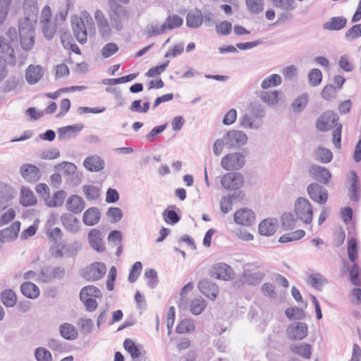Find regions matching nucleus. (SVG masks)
I'll return each mask as SVG.
<instances>
[{
	"label": "nucleus",
	"instance_id": "nucleus-27",
	"mask_svg": "<svg viewBox=\"0 0 361 361\" xmlns=\"http://www.w3.org/2000/svg\"><path fill=\"white\" fill-rule=\"evenodd\" d=\"M88 241L90 246L98 252H103L105 247L102 243L101 232L99 230L93 228L88 233Z\"/></svg>",
	"mask_w": 361,
	"mask_h": 361
},
{
	"label": "nucleus",
	"instance_id": "nucleus-45",
	"mask_svg": "<svg viewBox=\"0 0 361 361\" xmlns=\"http://www.w3.org/2000/svg\"><path fill=\"white\" fill-rule=\"evenodd\" d=\"M285 314L290 321L300 320L305 318V312L300 307H288L285 310Z\"/></svg>",
	"mask_w": 361,
	"mask_h": 361
},
{
	"label": "nucleus",
	"instance_id": "nucleus-32",
	"mask_svg": "<svg viewBox=\"0 0 361 361\" xmlns=\"http://www.w3.org/2000/svg\"><path fill=\"white\" fill-rule=\"evenodd\" d=\"M27 30L21 28L19 33L20 44L22 49L25 51L32 49L35 44V32L29 33Z\"/></svg>",
	"mask_w": 361,
	"mask_h": 361
},
{
	"label": "nucleus",
	"instance_id": "nucleus-25",
	"mask_svg": "<svg viewBox=\"0 0 361 361\" xmlns=\"http://www.w3.org/2000/svg\"><path fill=\"white\" fill-rule=\"evenodd\" d=\"M104 161L99 156H90L87 157L83 161L85 168L91 172H98L104 168Z\"/></svg>",
	"mask_w": 361,
	"mask_h": 361
},
{
	"label": "nucleus",
	"instance_id": "nucleus-10",
	"mask_svg": "<svg viewBox=\"0 0 361 361\" xmlns=\"http://www.w3.org/2000/svg\"><path fill=\"white\" fill-rule=\"evenodd\" d=\"M309 173L318 183L328 184L331 178L329 170L319 165L313 164L310 166Z\"/></svg>",
	"mask_w": 361,
	"mask_h": 361
},
{
	"label": "nucleus",
	"instance_id": "nucleus-63",
	"mask_svg": "<svg viewBox=\"0 0 361 361\" xmlns=\"http://www.w3.org/2000/svg\"><path fill=\"white\" fill-rule=\"evenodd\" d=\"M35 357L37 361H51V353L44 348L39 347L35 349Z\"/></svg>",
	"mask_w": 361,
	"mask_h": 361
},
{
	"label": "nucleus",
	"instance_id": "nucleus-48",
	"mask_svg": "<svg viewBox=\"0 0 361 361\" xmlns=\"http://www.w3.org/2000/svg\"><path fill=\"white\" fill-rule=\"evenodd\" d=\"M350 280L351 283L355 286H361V269L357 263H354L349 270Z\"/></svg>",
	"mask_w": 361,
	"mask_h": 361
},
{
	"label": "nucleus",
	"instance_id": "nucleus-64",
	"mask_svg": "<svg viewBox=\"0 0 361 361\" xmlns=\"http://www.w3.org/2000/svg\"><path fill=\"white\" fill-rule=\"evenodd\" d=\"M345 37L347 39L351 40L361 37V23L353 25L345 32Z\"/></svg>",
	"mask_w": 361,
	"mask_h": 361
},
{
	"label": "nucleus",
	"instance_id": "nucleus-2",
	"mask_svg": "<svg viewBox=\"0 0 361 361\" xmlns=\"http://www.w3.org/2000/svg\"><path fill=\"white\" fill-rule=\"evenodd\" d=\"M109 17L111 27L117 31L123 29L122 19L127 16L124 6L119 4L116 0H109Z\"/></svg>",
	"mask_w": 361,
	"mask_h": 361
},
{
	"label": "nucleus",
	"instance_id": "nucleus-41",
	"mask_svg": "<svg viewBox=\"0 0 361 361\" xmlns=\"http://www.w3.org/2000/svg\"><path fill=\"white\" fill-rule=\"evenodd\" d=\"M281 226L284 231H291L295 227V219L290 212H284L281 217Z\"/></svg>",
	"mask_w": 361,
	"mask_h": 361
},
{
	"label": "nucleus",
	"instance_id": "nucleus-57",
	"mask_svg": "<svg viewBox=\"0 0 361 361\" xmlns=\"http://www.w3.org/2000/svg\"><path fill=\"white\" fill-rule=\"evenodd\" d=\"M59 169H63L64 171V173L67 176H73L77 172L76 166L68 161H63L60 164L54 166L55 170H59Z\"/></svg>",
	"mask_w": 361,
	"mask_h": 361
},
{
	"label": "nucleus",
	"instance_id": "nucleus-21",
	"mask_svg": "<svg viewBox=\"0 0 361 361\" xmlns=\"http://www.w3.org/2000/svg\"><path fill=\"white\" fill-rule=\"evenodd\" d=\"M264 277L265 273L263 271H258L252 272L250 270H244L241 276V280L243 283L255 286L259 284Z\"/></svg>",
	"mask_w": 361,
	"mask_h": 361
},
{
	"label": "nucleus",
	"instance_id": "nucleus-29",
	"mask_svg": "<svg viewBox=\"0 0 361 361\" xmlns=\"http://www.w3.org/2000/svg\"><path fill=\"white\" fill-rule=\"evenodd\" d=\"M101 217V214L98 208L92 207L87 209L83 214L82 221L87 226L96 225Z\"/></svg>",
	"mask_w": 361,
	"mask_h": 361
},
{
	"label": "nucleus",
	"instance_id": "nucleus-56",
	"mask_svg": "<svg viewBox=\"0 0 361 361\" xmlns=\"http://www.w3.org/2000/svg\"><path fill=\"white\" fill-rule=\"evenodd\" d=\"M142 269V264L140 262H136L131 267L130 273L128 277V281L130 283L135 282L140 276Z\"/></svg>",
	"mask_w": 361,
	"mask_h": 361
},
{
	"label": "nucleus",
	"instance_id": "nucleus-11",
	"mask_svg": "<svg viewBox=\"0 0 361 361\" xmlns=\"http://www.w3.org/2000/svg\"><path fill=\"white\" fill-rule=\"evenodd\" d=\"M84 128L82 123H77L66 126L58 128L59 140L65 141L75 137Z\"/></svg>",
	"mask_w": 361,
	"mask_h": 361
},
{
	"label": "nucleus",
	"instance_id": "nucleus-31",
	"mask_svg": "<svg viewBox=\"0 0 361 361\" xmlns=\"http://www.w3.org/2000/svg\"><path fill=\"white\" fill-rule=\"evenodd\" d=\"M20 292L25 297L30 299L37 298L40 293L38 286L30 281L24 282L20 285Z\"/></svg>",
	"mask_w": 361,
	"mask_h": 361
},
{
	"label": "nucleus",
	"instance_id": "nucleus-20",
	"mask_svg": "<svg viewBox=\"0 0 361 361\" xmlns=\"http://www.w3.org/2000/svg\"><path fill=\"white\" fill-rule=\"evenodd\" d=\"M351 178L350 186L348 188V195L353 202H357L360 198V188L359 184V178L355 171H350Z\"/></svg>",
	"mask_w": 361,
	"mask_h": 361
},
{
	"label": "nucleus",
	"instance_id": "nucleus-42",
	"mask_svg": "<svg viewBox=\"0 0 361 361\" xmlns=\"http://www.w3.org/2000/svg\"><path fill=\"white\" fill-rule=\"evenodd\" d=\"M291 350L305 359H310L312 355V345L309 343L295 345L291 348Z\"/></svg>",
	"mask_w": 361,
	"mask_h": 361
},
{
	"label": "nucleus",
	"instance_id": "nucleus-46",
	"mask_svg": "<svg viewBox=\"0 0 361 361\" xmlns=\"http://www.w3.org/2000/svg\"><path fill=\"white\" fill-rule=\"evenodd\" d=\"M183 23V19L176 14L169 16L163 24L166 30H172L180 27Z\"/></svg>",
	"mask_w": 361,
	"mask_h": 361
},
{
	"label": "nucleus",
	"instance_id": "nucleus-49",
	"mask_svg": "<svg viewBox=\"0 0 361 361\" xmlns=\"http://www.w3.org/2000/svg\"><path fill=\"white\" fill-rule=\"evenodd\" d=\"M61 249L63 250L64 255L68 257H75L81 249V245L75 241L68 245H62Z\"/></svg>",
	"mask_w": 361,
	"mask_h": 361
},
{
	"label": "nucleus",
	"instance_id": "nucleus-8",
	"mask_svg": "<svg viewBox=\"0 0 361 361\" xmlns=\"http://www.w3.org/2000/svg\"><path fill=\"white\" fill-rule=\"evenodd\" d=\"M309 197L315 202L324 204L328 200L327 190L318 183H312L307 187Z\"/></svg>",
	"mask_w": 361,
	"mask_h": 361
},
{
	"label": "nucleus",
	"instance_id": "nucleus-22",
	"mask_svg": "<svg viewBox=\"0 0 361 361\" xmlns=\"http://www.w3.org/2000/svg\"><path fill=\"white\" fill-rule=\"evenodd\" d=\"M180 209L175 204L169 206L162 213L163 219L168 224H176L181 219Z\"/></svg>",
	"mask_w": 361,
	"mask_h": 361
},
{
	"label": "nucleus",
	"instance_id": "nucleus-39",
	"mask_svg": "<svg viewBox=\"0 0 361 361\" xmlns=\"http://www.w3.org/2000/svg\"><path fill=\"white\" fill-rule=\"evenodd\" d=\"M88 297V298H100L102 297V291L96 286L92 285H89L83 287L80 291V299H82V297Z\"/></svg>",
	"mask_w": 361,
	"mask_h": 361
},
{
	"label": "nucleus",
	"instance_id": "nucleus-1",
	"mask_svg": "<svg viewBox=\"0 0 361 361\" xmlns=\"http://www.w3.org/2000/svg\"><path fill=\"white\" fill-rule=\"evenodd\" d=\"M7 39L0 36V59L8 65L14 66L16 63V57L11 44L18 37L17 30L11 27L6 32Z\"/></svg>",
	"mask_w": 361,
	"mask_h": 361
},
{
	"label": "nucleus",
	"instance_id": "nucleus-7",
	"mask_svg": "<svg viewBox=\"0 0 361 361\" xmlns=\"http://www.w3.org/2000/svg\"><path fill=\"white\" fill-rule=\"evenodd\" d=\"M221 184L226 190H237L243 187L244 177L240 172H228L221 177Z\"/></svg>",
	"mask_w": 361,
	"mask_h": 361
},
{
	"label": "nucleus",
	"instance_id": "nucleus-12",
	"mask_svg": "<svg viewBox=\"0 0 361 361\" xmlns=\"http://www.w3.org/2000/svg\"><path fill=\"white\" fill-rule=\"evenodd\" d=\"M199 290L207 298L214 300L219 293L218 286L208 279L200 280L198 283Z\"/></svg>",
	"mask_w": 361,
	"mask_h": 361
},
{
	"label": "nucleus",
	"instance_id": "nucleus-51",
	"mask_svg": "<svg viewBox=\"0 0 361 361\" xmlns=\"http://www.w3.org/2000/svg\"><path fill=\"white\" fill-rule=\"evenodd\" d=\"M82 191L88 200H97L100 195L99 189L97 187L92 185H83Z\"/></svg>",
	"mask_w": 361,
	"mask_h": 361
},
{
	"label": "nucleus",
	"instance_id": "nucleus-36",
	"mask_svg": "<svg viewBox=\"0 0 361 361\" xmlns=\"http://www.w3.org/2000/svg\"><path fill=\"white\" fill-rule=\"evenodd\" d=\"M1 300L6 307H12L17 302V296L13 290L6 289L1 293Z\"/></svg>",
	"mask_w": 361,
	"mask_h": 361
},
{
	"label": "nucleus",
	"instance_id": "nucleus-33",
	"mask_svg": "<svg viewBox=\"0 0 361 361\" xmlns=\"http://www.w3.org/2000/svg\"><path fill=\"white\" fill-rule=\"evenodd\" d=\"M61 336L68 341H73L77 338L78 332L77 329L71 324L63 323L59 326Z\"/></svg>",
	"mask_w": 361,
	"mask_h": 361
},
{
	"label": "nucleus",
	"instance_id": "nucleus-23",
	"mask_svg": "<svg viewBox=\"0 0 361 361\" xmlns=\"http://www.w3.org/2000/svg\"><path fill=\"white\" fill-rule=\"evenodd\" d=\"M204 20V17L202 11L199 8H195L190 11L186 16V25L192 29L200 27Z\"/></svg>",
	"mask_w": 361,
	"mask_h": 361
},
{
	"label": "nucleus",
	"instance_id": "nucleus-13",
	"mask_svg": "<svg viewBox=\"0 0 361 361\" xmlns=\"http://www.w3.org/2000/svg\"><path fill=\"white\" fill-rule=\"evenodd\" d=\"M233 272L230 266L226 263L219 262L213 266L210 271V275L217 279L228 281L231 279Z\"/></svg>",
	"mask_w": 361,
	"mask_h": 361
},
{
	"label": "nucleus",
	"instance_id": "nucleus-59",
	"mask_svg": "<svg viewBox=\"0 0 361 361\" xmlns=\"http://www.w3.org/2000/svg\"><path fill=\"white\" fill-rule=\"evenodd\" d=\"M78 325L80 327L81 334L87 336L92 332L94 324L91 319L81 318L78 321Z\"/></svg>",
	"mask_w": 361,
	"mask_h": 361
},
{
	"label": "nucleus",
	"instance_id": "nucleus-37",
	"mask_svg": "<svg viewBox=\"0 0 361 361\" xmlns=\"http://www.w3.org/2000/svg\"><path fill=\"white\" fill-rule=\"evenodd\" d=\"M305 235V232L304 230L298 229L293 232H290L288 233H285L282 235L279 239V242L281 243H286L292 241L298 240L302 238Z\"/></svg>",
	"mask_w": 361,
	"mask_h": 361
},
{
	"label": "nucleus",
	"instance_id": "nucleus-18",
	"mask_svg": "<svg viewBox=\"0 0 361 361\" xmlns=\"http://www.w3.org/2000/svg\"><path fill=\"white\" fill-rule=\"evenodd\" d=\"M72 28L77 41L80 44H85L87 42V30L83 20L77 17L72 19Z\"/></svg>",
	"mask_w": 361,
	"mask_h": 361
},
{
	"label": "nucleus",
	"instance_id": "nucleus-17",
	"mask_svg": "<svg viewBox=\"0 0 361 361\" xmlns=\"http://www.w3.org/2000/svg\"><path fill=\"white\" fill-rule=\"evenodd\" d=\"M278 226V220L276 218H267L259 223L258 231L262 235L271 236L277 231Z\"/></svg>",
	"mask_w": 361,
	"mask_h": 361
},
{
	"label": "nucleus",
	"instance_id": "nucleus-62",
	"mask_svg": "<svg viewBox=\"0 0 361 361\" xmlns=\"http://www.w3.org/2000/svg\"><path fill=\"white\" fill-rule=\"evenodd\" d=\"M279 92L274 90L273 92H263L262 93V99L264 102L269 105H274L279 101Z\"/></svg>",
	"mask_w": 361,
	"mask_h": 361
},
{
	"label": "nucleus",
	"instance_id": "nucleus-47",
	"mask_svg": "<svg viewBox=\"0 0 361 361\" xmlns=\"http://www.w3.org/2000/svg\"><path fill=\"white\" fill-rule=\"evenodd\" d=\"M195 330V324L192 320L185 319L176 326V331L178 334L190 333Z\"/></svg>",
	"mask_w": 361,
	"mask_h": 361
},
{
	"label": "nucleus",
	"instance_id": "nucleus-9",
	"mask_svg": "<svg viewBox=\"0 0 361 361\" xmlns=\"http://www.w3.org/2000/svg\"><path fill=\"white\" fill-rule=\"evenodd\" d=\"M20 173L22 178L29 183H36L41 178L39 169L32 164H24L20 166Z\"/></svg>",
	"mask_w": 361,
	"mask_h": 361
},
{
	"label": "nucleus",
	"instance_id": "nucleus-55",
	"mask_svg": "<svg viewBox=\"0 0 361 361\" xmlns=\"http://www.w3.org/2000/svg\"><path fill=\"white\" fill-rule=\"evenodd\" d=\"M145 276L150 279L147 283V286L152 289L155 288L159 283L157 272L154 269H148L145 270Z\"/></svg>",
	"mask_w": 361,
	"mask_h": 361
},
{
	"label": "nucleus",
	"instance_id": "nucleus-6",
	"mask_svg": "<svg viewBox=\"0 0 361 361\" xmlns=\"http://www.w3.org/2000/svg\"><path fill=\"white\" fill-rule=\"evenodd\" d=\"M225 145L230 149H238L243 146L247 142V135L238 130L228 131L223 137Z\"/></svg>",
	"mask_w": 361,
	"mask_h": 361
},
{
	"label": "nucleus",
	"instance_id": "nucleus-50",
	"mask_svg": "<svg viewBox=\"0 0 361 361\" xmlns=\"http://www.w3.org/2000/svg\"><path fill=\"white\" fill-rule=\"evenodd\" d=\"M308 81L311 86H318L322 80V71L318 68H312L307 75Z\"/></svg>",
	"mask_w": 361,
	"mask_h": 361
},
{
	"label": "nucleus",
	"instance_id": "nucleus-40",
	"mask_svg": "<svg viewBox=\"0 0 361 361\" xmlns=\"http://www.w3.org/2000/svg\"><path fill=\"white\" fill-rule=\"evenodd\" d=\"M207 306V302L202 297L194 298L190 303V312L194 315L201 314Z\"/></svg>",
	"mask_w": 361,
	"mask_h": 361
},
{
	"label": "nucleus",
	"instance_id": "nucleus-38",
	"mask_svg": "<svg viewBox=\"0 0 361 361\" xmlns=\"http://www.w3.org/2000/svg\"><path fill=\"white\" fill-rule=\"evenodd\" d=\"M333 158L331 151L323 147H319L315 152V159L322 163H329Z\"/></svg>",
	"mask_w": 361,
	"mask_h": 361
},
{
	"label": "nucleus",
	"instance_id": "nucleus-16",
	"mask_svg": "<svg viewBox=\"0 0 361 361\" xmlns=\"http://www.w3.org/2000/svg\"><path fill=\"white\" fill-rule=\"evenodd\" d=\"M234 221L244 226H251L255 220V213L250 209L242 208L234 214Z\"/></svg>",
	"mask_w": 361,
	"mask_h": 361
},
{
	"label": "nucleus",
	"instance_id": "nucleus-34",
	"mask_svg": "<svg viewBox=\"0 0 361 361\" xmlns=\"http://www.w3.org/2000/svg\"><path fill=\"white\" fill-rule=\"evenodd\" d=\"M307 93H303L297 97L291 104V109L295 114H300L306 108L309 102Z\"/></svg>",
	"mask_w": 361,
	"mask_h": 361
},
{
	"label": "nucleus",
	"instance_id": "nucleus-44",
	"mask_svg": "<svg viewBox=\"0 0 361 361\" xmlns=\"http://www.w3.org/2000/svg\"><path fill=\"white\" fill-rule=\"evenodd\" d=\"M307 283L315 289L321 290L323 286L327 283V280L324 279L320 274H313L308 276Z\"/></svg>",
	"mask_w": 361,
	"mask_h": 361
},
{
	"label": "nucleus",
	"instance_id": "nucleus-5",
	"mask_svg": "<svg viewBox=\"0 0 361 361\" xmlns=\"http://www.w3.org/2000/svg\"><path fill=\"white\" fill-rule=\"evenodd\" d=\"M245 164V156L240 152L229 153L221 161V166L227 171H238Z\"/></svg>",
	"mask_w": 361,
	"mask_h": 361
},
{
	"label": "nucleus",
	"instance_id": "nucleus-4",
	"mask_svg": "<svg viewBox=\"0 0 361 361\" xmlns=\"http://www.w3.org/2000/svg\"><path fill=\"white\" fill-rule=\"evenodd\" d=\"M339 117L332 110L323 112L316 121V128L320 132H327L339 123Z\"/></svg>",
	"mask_w": 361,
	"mask_h": 361
},
{
	"label": "nucleus",
	"instance_id": "nucleus-24",
	"mask_svg": "<svg viewBox=\"0 0 361 361\" xmlns=\"http://www.w3.org/2000/svg\"><path fill=\"white\" fill-rule=\"evenodd\" d=\"M66 206L69 212L80 214L85 208V201L80 196L72 195L68 198Z\"/></svg>",
	"mask_w": 361,
	"mask_h": 361
},
{
	"label": "nucleus",
	"instance_id": "nucleus-19",
	"mask_svg": "<svg viewBox=\"0 0 361 361\" xmlns=\"http://www.w3.org/2000/svg\"><path fill=\"white\" fill-rule=\"evenodd\" d=\"M61 221L67 231L71 233H77L80 230L79 220L72 214L65 213L61 216Z\"/></svg>",
	"mask_w": 361,
	"mask_h": 361
},
{
	"label": "nucleus",
	"instance_id": "nucleus-35",
	"mask_svg": "<svg viewBox=\"0 0 361 361\" xmlns=\"http://www.w3.org/2000/svg\"><path fill=\"white\" fill-rule=\"evenodd\" d=\"M37 200L32 191L27 188H21L20 203L23 207H30L36 204Z\"/></svg>",
	"mask_w": 361,
	"mask_h": 361
},
{
	"label": "nucleus",
	"instance_id": "nucleus-53",
	"mask_svg": "<svg viewBox=\"0 0 361 361\" xmlns=\"http://www.w3.org/2000/svg\"><path fill=\"white\" fill-rule=\"evenodd\" d=\"M337 89L332 84H328L323 88L321 96L326 101H331L336 97Z\"/></svg>",
	"mask_w": 361,
	"mask_h": 361
},
{
	"label": "nucleus",
	"instance_id": "nucleus-61",
	"mask_svg": "<svg viewBox=\"0 0 361 361\" xmlns=\"http://www.w3.org/2000/svg\"><path fill=\"white\" fill-rule=\"evenodd\" d=\"M169 61H166L165 62L152 67L148 70V71L145 73V75L148 78H153L159 75L161 73H163L167 66H169Z\"/></svg>",
	"mask_w": 361,
	"mask_h": 361
},
{
	"label": "nucleus",
	"instance_id": "nucleus-52",
	"mask_svg": "<svg viewBox=\"0 0 361 361\" xmlns=\"http://www.w3.org/2000/svg\"><path fill=\"white\" fill-rule=\"evenodd\" d=\"M141 99L133 101L129 107V110L132 112L147 113L149 111L150 106L148 99H147V101L143 103L142 106H141Z\"/></svg>",
	"mask_w": 361,
	"mask_h": 361
},
{
	"label": "nucleus",
	"instance_id": "nucleus-26",
	"mask_svg": "<svg viewBox=\"0 0 361 361\" xmlns=\"http://www.w3.org/2000/svg\"><path fill=\"white\" fill-rule=\"evenodd\" d=\"M44 70L39 65H30L25 72V78L30 85L36 84L43 76Z\"/></svg>",
	"mask_w": 361,
	"mask_h": 361
},
{
	"label": "nucleus",
	"instance_id": "nucleus-30",
	"mask_svg": "<svg viewBox=\"0 0 361 361\" xmlns=\"http://www.w3.org/2000/svg\"><path fill=\"white\" fill-rule=\"evenodd\" d=\"M347 19L343 16L332 17L323 24V29L326 30H341L345 27Z\"/></svg>",
	"mask_w": 361,
	"mask_h": 361
},
{
	"label": "nucleus",
	"instance_id": "nucleus-58",
	"mask_svg": "<svg viewBox=\"0 0 361 361\" xmlns=\"http://www.w3.org/2000/svg\"><path fill=\"white\" fill-rule=\"evenodd\" d=\"M343 125L341 123L336 124L335 129L332 132V142L338 149L341 148V132Z\"/></svg>",
	"mask_w": 361,
	"mask_h": 361
},
{
	"label": "nucleus",
	"instance_id": "nucleus-43",
	"mask_svg": "<svg viewBox=\"0 0 361 361\" xmlns=\"http://www.w3.org/2000/svg\"><path fill=\"white\" fill-rule=\"evenodd\" d=\"M248 11L252 14H259L264 10V0H245Z\"/></svg>",
	"mask_w": 361,
	"mask_h": 361
},
{
	"label": "nucleus",
	"instance_id": "nucleus-60",
	"mask_svg": "<svg viewBox=\"0 0 361 361\" xmlns=\"http://www.w3.org/2000/svg\"><path fill=\"white\" fill-rule=\"evenodd\" d=\"M232 24L228 20H224L216 25L215 30L218 35H228L231 32Z\"/></svg>",
	"mask_w": 361,
	"mask_h": 361
},
{
	"label": "nucleus",
	"instance_id": "nucleus-54",
	"mask_svg": "<svg viewBox=\"0 0 361 361\" xmlns=\"http://www.w3.org/2000/svg\"><path fill=\"white\" fill-rule=\"evenodd\" d=\"M37 21H32L30 17L24 16V18L20 19L18 22V34L20 33V30L21 28L24 30H28L27 32L33 33L35 32V25H36Z\"/></svg>",
	"mask_w": 361,
	"mask_h": 361
},
{
	"label": "nucleus",
	"instance_id": "nucleus-28",
	"mask_svg": "<svg viewBox=\"0 0 361 361\" xmlns=\"http://www.w3.org/2000/svg\"><path fill=\"white\" fill-rule=\"evenodd\" d=\"M24 16L30 17L32 21H37V0H24L23 5Z\"/></svg>",
	"mask_w": 361,
	"mask_h": 361
},
{
	"label": "nucleus",
	"instance_id": "nucleus-3",
	"mask_svg": "<svg viewBox=\"0 0 361 361\" xmlns=\"http://www.w3.org/2000/svg\"><path fill=\"white\" fill-rule=\"evenodd\" d=\"M297 218L306 224L312 222L313 218L312 207L305 197H298L294 204Z\"/></svg>",
	"mask_w": 361,
	"mask_h": 361
},
{
	"label": "nucleus",
	"instance_id": "nucleus-15",
	"mask_svg": "<svg viewBox=\"0 0 361 361\" xmlns=\"http://www.w3.org/2000/svg\"><path fill=\"white\" fill-rule=\"evenodd\" d=\"M308 327L304 322H297L290 325L287 334L290 340H302L307 336Z\"/></svg>",
	"mask_w": 361,
	"mask_h": 361
},
{
	"label": "nucleus",
	"instance_id": "nucleus-14",
	"mask_svg": "<svg viewBox=\"0 0 361 361\" xmlns=\"http://www.w3.org/2000/svg\"><path fill=\"white\" fill-rule=\"evenodd\" d=\"M106 272V267L103 262H94L87 267L85 277L89 281H98L101 279Z\"/></svg>",
	"mask_w": 361,
	"mask_h": 361
}]
</instances>
